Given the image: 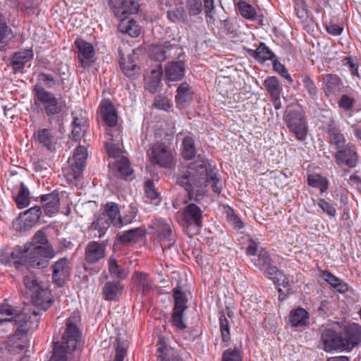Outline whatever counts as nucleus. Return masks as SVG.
<instances>
[{"label": "nucleus", "mask_w": 361, "mask_h": 361, "mask_svg": "<svg viewBox=\"0 0 361 361\" xmlns=\"http://www.w3.org/2000/svg\"><path fill=\"white\" fill-rule=\"evenodd\" d=\"M80 323L81 317L78 312H73L66 319V328L61 341L54 343L52 355L49 361H68V355L75 350L81 342Z\"/></svg>", "instance_id": "obj_1"}, {"label": "nucleus", "mask_w": 361, "mask_h": 361, "mask_svg": "<svg viewBox=\"0 0 361 361\" xmlns=\"http://www.w3.org/2000/svg\"><path fill=\"white\" fill-rule=\"evenodd\" d=\"M33 92L35 104L49 118L63 111L65 102H60L53 92L47 90L41 85H35Z\"/></svg>", "instance_id": "obj_2"}, {"label": "nucleus", "mask_w": 361, "mask_h": 361, "mask_svg": "<svg viewBox=\"0 0 361 361\" xmlns=\"http://www.w3.org/2000/svg\"><path fill=\"white\" fill-rule=\"evenodd\" d=\"M283 119L289 131L300 141H304L307 137V128L305 114L301 107L298 105L287 106Z\"/></svg>", "instance_id": "obj_3"}, {"label": "nucleus", "mask_w": 361, "mask_h": 361, "mask_svg": "<svg viewBox=\"0 0 361 361\" xmlns=\"http://www.w3.org/2000/svg\"><path fill=\"white\" fill-rule=\"evenodd\" d=\"M172 293L174 305L171 322L172 326L177 329H185L187 325L183 321V317L184 312L188 309V298L186 294L183 291L182 287L178 284L172 290Z\"/></svg>", "instance_id": "obj_4"}, {"label": "nucleus", "mask_w": 361, "mask_h": 361, "mask_svg": "<svg viewBox=\"0 0 361 361\" xmlns=\"http://www.w3.org/2000/svg\"><path fill=\"white\" fill-rule=\"evenodd\" d=\"M27 250V262L37 268H44L49 264V259L55 256V252L51 245H37L31 247L25 246Z\"/></svg>", "instance_id": "obj_5"}, {"label": "nucleus", "mask_w": 361, "mask_h": 361, "mask_svg": "<svg viewBox=\"0 0 361 361\" xmlns=\"http://www.w3.org/2000/svg\"><path fill=\"white\" fill-rule=\"evenodd\" d=\"M152 164L172 169L175 166L174 155L171 149L163 143L154 144L147 151Z\"/></svg>", "instance_id": "obj_6"}, {"label": "nucleus", "mask_w": 361, "mask_h": 361, "mask_svg": "<svg viewBox=\"0 0 361 361\" xmlns=\"http://www.w3.org/2000/svg\"><path fill=\"white\" fill-rule=\"evenodd\" d=\"M207 174V166L201 165L197 170L188 171L186 174H183L177 178L176 183L180 186L185 188L188 193L190 200H192L194 195L195 187H202V183L205 180Z\"/></svg>", "instance_id": "obj_7"}, {"label": "nucleus", "mask_w": 361, "mask_h": 361, "mask_svg": "<svg viewBox=\"0 0 361 361\" xmlns=\"http://www.w3.org/2000/svg\"><path fill=\"white\" fill-rule=\"evenodd\" d=\"M39 314L35 310L29 313L24 312L16 313L13 319L16 326L14 336H25L29 332L35 331L39 326Z\"/></svg>", "instance_id": "obj_8"}, {"label": "nucleus", "mask_w": 361, "mask_h": 361, "mask_svg": "<svg viewBox=\"0 0 361 361\" xmlns=\"http://www.w3.org/2000/svg\"><path fill=\"white\" fill-rule=\"evenodd\" d=\"M152 235L157 238L160 243H166V247H171L175 242L171 225L162 219H155L149 226Z\"/></svg>", "instance_id": "obj_9"}, {"label": "nucleus", "mask_w": 361, "mask_h": 361, "mask_svg": "<svg viewBox=\"0 0 361 361\" xmlns=\"http://www.w3.org/2000/svg\"><path fill=\"white\" fill-rule=\"evenodd\" d=\"M341 333L345 351L350 352L361 343V325L357 323L344 324Z\"/></svg>", "instance_id": "obj_10"}, {"label": "nucleus", "mask_w": 361, "mask_h": 361, "mask_svg": "<svg viewBox=\"0 0 361 361\" xmlns=\"http://www.w3.org/2000/svg\"><path fill=\"white\" fill-rule=\"evenodd\" d=\"M333 157L338 166L350 169L356 167L359 160L357 148L350 142H348L345 147L336 151Z\"/></svg>", "instance_id": "obj_11"}, {"label": "nucleus", "mask_w": 361, "mask_h": 361, "mask_svg": "<svg viewBox=\"0 0 361 361\" xmlns=\"http://www.w3.org/2000/svg\"><path fill=\"white\" fill-rule=\"evenodd\" d=\"M0 263L6 266L25 264L27 263V250L20 246L1 250Z\"/></svg>", "instance_id": "obj_12"}, {"label": "nucleus", "mask_w": 361, "mask_h": 361, "mask_svg": "<svg viewBox=\"0 0 361 361\" xmlns=\"http://www.w3.org/2000/svg\"><path fill=\"white\" fill-rule=\"evenodd\" d=\"M109 4L115 16L120 20L136 13L140 8L137 0H110Z\"/></svg>", "instance_id": "obj_13"}, {"label": "nucleus", "mask_w": 361, "mask_h": 361, "mask_svg": "<svg viewBox=\"0 0 361 361\" xmlns=\"http://www.w3.org/2000/svg\"><path fill=\"white\" fill-rule=\"evenodd\" d=\"M321 341L326 352L332 350L345 351L341 333L330 328H325L321 333Z\"/></svg>", "instance_id": "obj_14"}, {"label": "nucleus", "mask_w": 361, "mask_h": 361, "mask_svg": "<svg viewBox=\"0 0 361 361\" xmlns=\"http://www.w3.org/2000/svg\"><path fill=\"white\" fill-rule=\"evenodd\" d=\"M78 49V58L83 68H89L94 63L95 51L93 46L82 39H77L74 42Z\"/></svg>", "instance_id": "obj_15"}, {"label": "nucleus", "mask_w": 361, "mask_h": 361, "mask_svg": "<svg viewBox=\"0 0 361 361\" xmlns=\"http://www.w3.org/2000/svg\"><path fill=\"white\" fill-rule=\"evenodd\" d=\"M106 243L90 241L85 249V260L87 264H94L105 257Z\"/></svg>", "instance_id": "obj_16"}, {"label": "nucleus", "mask_w": 361, "mask_h": 361, "mask_svg": "<svg viewBox=\"0 0 361 361\" xmlns=\"http://www.w3.org/2000/svg\"><path fill=\"white\" fill-rule=\"evenodd\" d=\"M42 212L40 206H35L20 214L16 222L20 230L27 231L35 226L39 221Z\"/></svg>", "instance_id": "obj_17"}, {"label": "nucleus", "mask_w": 361, "mask_h": 361, "mask_svg": "<svg viewBox=\"0 0 361 361\" xmlns=\"http://www.w3.org/2000/svg\"><path fill=\"white\" fill-rule=\"evenodd\" d=\"M326 134L328 143L335 150L337 151L347 145V139L334 120H331L329 123Z\"/></svg>", "instance_id": "obj_18"}, {"label": "nucleus", "mask_w": 361, "mask_h": 361, "mask_svg": "<svg viewBox=\"0 0 361 361\" xmlns=\"http://www.w3.org/2000/svg\"><path fill=\"white\" fill-rule=\"evenodd\" d=\"M183 220L188 226H202L203 211L195 203H190L183 210Z\"/></svg>", "instance_id": "obj_19"}, {"label": "nucleus", "mask_w": 361, "mask_h": 361, "mask_svg": "<svg viewBox=\"0 0 361 361\" xmlns=\"http://www.w3.org/2000/svg\"><path fill=\"white\" fill-rule=\"evenodd\" d=\"M97 112L107 126L114 127L117 125V111L109 99L101 101Z\"/></svg>", "instance_id": "obj_20"}, {"label": "nucleus", "mask_w": 361, "mask_h": 361, "mask_svg": "<svg viewBox=\"0 0 361 361\" xmlns=\"http://www.w3.org/2000/svg\"><path fill=\"white\" fill-rule=\"evenodd\" d=\"M34 56L32 49H25L15 52L11 58V65L14 73L25 72V64L30 61Z\"/></svg>", "instance_id": "obj_21"}, {"label": "nucleus", "mask_w": 361, "mask_h": 361, "mask_svg": "<svg viewBox=\"0 0 361 361\" xmlns=\"http://www.w3.org/2000/svg\"><path fill=\"white\" fill-rule=\"evenodd\" d=\"M343 87L342 80L336 74H326L322 78V90L326 97L338 94Z\"/></svg>", "instance_id": "obj_22"}, {"label": "nucleus", "mask_w": 361, "mask_h": 361, "mask_svg": "<svg viewBox=\"0 0 361 361\" xmlns=\"http://www.w3.org/2000/svg\"><path fill=\"white\" fill-rule=\"evenodd\" d=\"M40 202L45 215L52 216L59 210V193L54 190L51 193L43 195L40 197Z\"/></svg>", "instance_id": "obj_23"}, {"label": "nucleus", "mask_w": 361, "mask_h": 361, "mask_svg": "<svg viewBox=\"0 0 361 361\" xmlns=\"http://www.w3.org/2000/svg\"><path fill=\"white\" fill-rule=\"evenodd\" d=\"M176 47V44H172L169 42H165L159 44H152L149 49V54L153 60L162 62L171 56V51Z\"/></svg>", "instance_id": "obj_24"}, {"label": "nucleus", "mask_w": 361, "mask_h": 361, "mask_svg": "<svg viewBox=\"0 0 361 361\" xmlns=\"http://www.w3.org/2000/svg\"><path fill=\"white\" fill-rule=\"evenodd\" d=\"M245 50L259 63H264L268 60L271 61L273 63L277 59L274 53L264 42H260L256 49L245 48Z\"/></svg>", "instance_id": "obj_25"}, {"label": "nucleus", "mask_w": 361, "mask_h": 361, "mask_svg": "<svg viewBox=\"0 0 361 361\" xmlns=\"http://www.w3.org/2000/svg\"><path fill=\"white\" fill-rule=\"evenodd\" d=\"M109 225L105 214H101L87 228L90 237L102 238L105 235Z\"/></svg>", "instance_id": "obj_26"}, {"label": "nucleus", "mask_w": 361, "mask_h": 361, "mask_svg": "<svg viewBox=\"0 0 361 361\" xmlns=\"http://www.w3.org/2000/svg\"><path fill=\"white\" fill-rule=\"evenodd\" d=\"M104 212L103 214H105L106 218L109 224L118 228L123 225L118 204L113 202H108L104 205Z\"/></svg>", "instance_id": "obj_27"}, {"label": "nucleus", "mask_w": 361, "mask_h": 361, "mask_svg": "<svg viewBox=\"0 0 361 361\" xmlns=\"http://www.w3.org/2000/svg\"><path fill=\"white\" fill-rule=\"evenodd\" d=\"M132 279L136 290L142 295H147L152 290V282L149 274L142 271H135Z\"/></svg>", "instance_id": "obj_28"}, {"label": "nucleus", "mask_w": 361, "mask_h": 361, "mask_svg": "<svg viewBox=\"0 0 361 361\" xmlns=\"http://www.w3.org/2000/svg\"><path fill=\"white\" fill-rule=\"evenodd\" d=\"M30 298L33 304L44 311L47 310L54 302L51 298L50 291L43 287L31 295Z\"/></svg>", "instance_id": "obj_29"}, {"label": "nucleus", "mask_w": 361, "mask_h": 361, "mask_svg": "<svg viewBox=\"0 0 361 361\" xmlns=\"http://www.w3.org/2000/svg\"><path fill=\"white\" fill-rule=\"evenodd\" d=\"M185 70V63L183 61H171L166 65V76L169 80H179L184 76Z\"/></svg>", "instance_id": "obj_30"}, {"label": "nucleus", "mask_w": 361, "mask_h": 361, "mask_svg": "<svg viewBox=\"0 0 361 361\" xmlns=\"http://www.w3.org/2000/svg\"><path fill=\"white\" fill-rule=\"evenodd\" d=\"M123 286L120 281H107L102 288L103 298L108 301H116L121 295Z\"/></svg>", "instance_id": "obj_31"}, {"label": "nucleus", "mask_w": 361, "mask_h": 361, "mask_svg": "<svg viewBox=\"0 0 361 361\" xmlns=\"http://www.w3.org/2000/svg\"><path fill=\"white\" fill-rule=\"evenodd\" d=\"M142 237V231L140 228L130 229L118 233L115 239V243H121L123 245L136 243L140 240Z\"/></svg>", "instance_id": "obj_32"}, {"label": "nucleus", "mask_w": 361, "mask_h": 361, "mask_svg": "<svg viewBox=\"0 0 361 361\" xmlns=\"http://www.w3.org/2000/svg\"><path fill=\"white\" fill-rule=\"evenodd\" d=\"M114 175L122 179H128L133 173V169L128 159L121 157L114 164Z\"/></svg>", "instance_id": "obj_33"}, {"label": "nucleus", "mask_w": 361, "mask_h": 361, "mask_svg": "<svg viewBox=\"0 0 361 361\" xmlns=\"http://www.w3.org/2000/svg\"><path fill=\"white\" fill-rule=\"evenodd\" d=\"M157 357L159 361H182V358L165 343L164 338H160L157 344Z\"/></svg>", "instance_id": "obj_34"}, {"label": "nucleus", "mask_w": 361, "mask_h": 361, "mask_svg": "<svg viewBox=\"0 0 361 361\" xmlns=\"http://www.w3.org/2000/svg\"><path fill=\"white\" fill-rule=\"evenodd\" d=\"M321 276L332 288L340 293H345L348 290L349 286L347 283L338 277L334 276L329 271H322Z\"/></svg>", "instance_id": "obj_35"}, {"label": "nucleus", "mask_w": 361, "mask_h": 361, "mask_svg": "<svg viewBox=\"0 0 361 361\" xmlns=\"http://www.w3.org/2000/svg\"><path fill=\"white\" fill-rule=\"evenodd\" d=\"M192 100V92L187 82L182 83L177 89L176 102L180 108L188 106Z\"/></svg>", "instance_id": "obj_36"}, {"label": "nucleus", "mask_w": 361, "mask_h": 361, "mask_svg": "<svg viewBox=\"0 0 361 361\" xmlns=\"http://www.w3.org/2000/svg\"><path fill=\"white\" fill-rule=\"evenodd\" d=\"M264 86L271 99H278L283 91V87L276 76H269L264 80Z\"/></svg>", "instance_id": "obj_37"}, {"label": "nucleus", "mask_w": 361, "mask_h": 361, "mask_svg": "<svg viewBox=\"0 0 361 361\" xmlns=\"http://www.w3.org/2000/svg\"><path fill=\"white\" fill-rule=\"evenodd\" d=\"M162 75V66L161 64H159L157 68L152 70L147 79H146L145 89L151 93H155L160 85Z\"/></svg>", "instance_id": "obj_38"}, {"label": "nucleus", "mask_w": 361, "mask_h": 361, "mask_svg": "<svg viewBox=\"0 0 361 361\" xmlns=\"http://www.w3.org/2000/svg\"><path fill=\"white\" fill-rule=\"evenodd\" d=\"M309 313L302 307H298L290 312L289 322L294 327H302L308 324Z\"/></svg>", "instance_id": "obj_39"}, {"label": "nucleus", "mask_w": 361, "mask_h": 361, "mask_svg": "<svg viewBox=\"0 0 361 361\" xmlns=\"http://www.w3.org/2000/svg\"><path fill=\"white\" fill-rule=\"evenodd\" d=\"M118 29L121 32L127 34L132 37H137L140 34V27L133 19H121Z\"/></svg>", "instance_id": "obj_40"}, {"label": "nucleus", "mask_w": 361, "mask_h": 361, "mask_svg": "<svg viewBox=\"0 0 361 361\" xmlns=\"http://www.w3.org/2000/svg\"><path fill=\"white\" fill-rule=\"evenodd\" d=\"M68 260L66 258H61L54 266L52 278L57 283H61L63 278L68 272Z\"/></svg>", "instance_id": "obj_41"}, {"label": "nucleus", "mask_w": 361, "mask_h": 361, "mask_svg": "<svg viewBox=\"0 0 361 361\" xmlns=\"http://www.w3.org/2000/svg\"><path fill=\"white\" fill-rule=\"evenodd\" d=\"M71 126L73 139L78 142L81 140L87 129V121L84 118L74 117Z\"/></svg>", "instance_id": "obj_42"}, {"label": "nucleus", "mask_w": 361, "mask_h": 361, "mask_svg": "<svg viewBox=\"0 0 361 361\" xmlns=\"http://www.w3.org/2000/svg\"><path fill=\"white\" fill-rule=\"evenodd\" d=\"M205 182L202 183V187H207L211 185L212 190L216 194H219L222 190L221 181L218 177L217 173L214 169L208 170L207 169V174L205 175Z\"/></svg>", "instance_id": "obj_43"}, {"label": "nucleus", "mask_w": 361, "mask_h": 361, "mask_svg": "<svg viewBox=\"0 0 361 361\" xmlns=\"http://www.w3.org/2000/svg\"><path fill=\"white\" fill-rule=\"evenodd\" d=\"M307 181L310 186L319 189L321 193L326 192L329 187L328 179L320 174L313 173L308 175Z\"/></svg>", "instance_id": "obj_44"}, {"label": "nucleus", "mask_w": 361, "mask_h": 361, "mask_svg": "<svg viewBox=\"0 0 361 361\" xmlns=\"http://www.w3.org/2000/svg\"><path fill=\"white\" fill-rule=\"evenodd\" d=\"M196 147L193 138L185 136L182 142V156L185 160H192L196 156Z\"/></svg>", "instance_id": "obj_45"}, {"label": "nucleus", "mask_w": 361, "mask_h": 361, "mask_svg": "<svg viewBox=\"0 0 361 361\" xmlns=\"http://www.w3.org/2000/svg\"><path fill=\"white\" fill-rule=\"evenodd\" d=\"M14 200L18 209H23L30 204V191L23 183H20L18 194Z\"/></svg>", "instance_id": "obj_46"}, {"label": "nucleus", "mask_w": 361, "mask_h": 361, "mask_svg": "<svg viewBox=\"0 0 361 361\" xmlns=\"http://www.w3.org/2000/svg\"><path fill=\"white\" fill-rule=\"evenodd\" d=\"M36 140L51 150L54 142V135L49 129H39L35 133Z\"/></svg>", "instance_id": "obj_47"}, {"label": "nucleus", "mask_w": 361, "mask_h": 361, "mask_svg": "<svg viewBox=\"0 0 361 361\" xmlns=\"http://www.w3.org/2000/svg\"><path fill=\"white\" fill-rule=\"evenodd\" d=\"M301 80L309 97L314 100L317 99L318 98L319 90L314 80L307 74L302 75Z\"/></svg>", "instance_id": "obj_48"}, {"label": "nucleus", "mask_w": 361, "mask_h": 361, "mask_svg": "<svg viewBox=\"0 0 361 361\" xmlns=\"http://www.w3.org/2000/svg\"><path fill=\"white\" fill-rule=\"evenodd\" d=\"M23 283L25 287V294L29 297L37 292L42 288V286L33 275L25 276Z\"/></svg>", "instance_id": "obj_49"}, {"label": "nucleus", "mask_w": 361, "mask_h": 361, "mask_svg": "<svg viewBox=\"0 0 361 361\" xmlns=\"http://www.w3.org/2000/svg\"><path fill=\"white\" fill-rule=\"evenodd\" d=\"M13 37L12 30L5 20L0 18V49L4 47Z\"/></svg>", "instance_id": "obj_50"}, {"label": "nucleus", "mask_w": 361, "mask_h": 361, "mask_svg": "<svg viewBox=\"0 0 361 361\" xmlns=\"http://www.w3.org/2000/svg\"><path fill=\"white\" fill-rule=\"evenodd\" d=\"M239 13L242 17L247 20H254L256 17L255 8L245 1H240L237 4Z\"/></svg>", "instance_id": "obj_51"}, {"label": "nucleus", "mask_w": 361, "mask_h": 361, "mask_svg": "<svg viewBox=\"0 0 361 361\" xmlns=\"http://www.w3.org/2000/svg\"><path fill=\"white\" fill-rule=\"evenodd\" d=\"M16 310L8 304L0 305V325L4 322H13Z\"/></svg>", "instance_id": "obj_52"}, {"label": "nucleus", "mask_w": 361, "mask_h": 361, "mask_svg": "<svg viewBox=\"0 0 361 361\" xmlns=\"http://www.w3.org/2000/svg\"><path fill=\"white\" fill-rule=\"evenodd\" d=\"M219 327L223 342H228L231 339L230 323L224 312L219 313Z\"/></svg>", "instance_id": "obj_53"}, {"label": "nucleus", "mask_w": 361, "mask_h": 361, "mask_svg": "<svg viewBox=\"0 0 361 361\" xmlns=\"http://www.w3.org/2000/svg\"><path fill=\"white\" fill-rule=\"evenodd\" d=\"M109 271L112 278L122 279L126 278L124 269L118 264L116 260L110 257L108 262Z\"/></svg>", "instance_id": "obj_54"}, {"label": "nucleus", "mask_w": 361, "mask_h": 361, "mask_svg": "<svg viewBox=\"0 0 361 361\" xmlns=\"http://www.w3.org/2000/svg\"><path fill=\"white\" fill-rule=\"evenodd\" d=\"M271 263H272L271 257L266 249L262 248L259 251L257 257L254 259L255 265L260 270L263 268H266Z\"/></svg>", "instance_id": "obj_55"}, {"label": "nucleus", "mask_w": 361, "mask_h": 361, "mask_svg": "<svg viewBox=\"0 0 361 361\" xmlns=\"http://www.w3.org/2000/svg\"><path fill=\"white\" fill-rule=\"evenodd\" d=\"M108 134L111 137L109 139V142H106L105 143L106 152L109 154V157H112L114 158L119 157L122 152L118 146V143H115V142H118L120 140H114L113 138L114 135L111 133H108Z\"/></svg>", "instance_id": "obj_56"}, {"label": "nucleus", "mask_w": 361, "mask_h": 361, "mask_svg": "<svg viewBox=\"0 0 361 361\" xmlns=\"http://www.w3.org/2000/svg\"><path fill=\"white\" fill-rule=\"evenodd\" d=\"M342 64L348 67L351 75L361 80V75L358 72L359 64L355 59H353L350 56H345L342 59Z\"/></svg>", "instance_id": "obj_57"}, {"label": "nucleus", "mask_w": 361, "mask_h": 361, "mask_svg": "<svg viewBox=\"0 0 361 361\" xmlns=\"http://www.w3.org/2000/svg\"><path fill=\"white\" fill-rule=\"evenodd\" d=\"M233 84L228 79L219 80L216 85V90L224 97H229L233 90Z\"/></svg>", "instance_id": "obj_58"}, {"label": "nucleus", "mask_w": 361, "mask_h": 361, "mask_svg": "<svg viewBox=\"0 0 361 361\" xmlns=\"http://www.w3.org/2000/svg\"><path fill=\"white\" fill-rule=\"evenodd\" d=\"M120 66L123 73L126 76L132 77L134 75L137 66L134 63V61L131 57H128L127 60L124 59L120 61Z\"/></svg>", "instance_id": "obj_59"}, {"label": "nucleus", "mask_w": 361, "mask_h": 361, "mask_svg": "<svg viewBox=\"0 0 361 361\" xmlns=\"http://www.w3.org/2000/svg\"><path fill=\"white\" fill-rule=\"evenodd\" d=\"M355 104V97L346 94L341 95L338 102L339 107L346 111H351L353 109Z\"/></svg>", "instance_id": "obj_60"}, {"label": "nucleus", "mask_w": 361, "mask_h": 361, "mask_svg": "<svg viewBox=\"0 0 361 361\" xmlns=\"http://www.w3.org/2000/svg\"><path fill=\"white\" fill-rule=\"evenodd\" d=\"M273 70L280 74L283 78H285L289 84L293 82V80L290 75L288 73L287 68L283 64H282L278 59L275 60L272 63Z\"/></svg>", "instance_id": "obj_61"}, {"label": "nucleus", "mask_w": 361, "mask_h": 361, "mask_svg": "<svg viewBox=\"0 0 361 361\" xmlns=\"http://www.w3.org/2000/svg\"><path fill=\"white\" fill-rule=\"evenodd\" d=\"M222 361H243L240 350L235 348L224 350L222 355Z\"/></svg>", "instance_id": "obj_62"}, {"label": "nucleus", "mask_w": 361, "mask_h": 361, "mask_svg": "<svg viewBox=\"0 0 361 361\" xmlns=\"http://www.w3.org/2000/svg\"><path fill=\"white\" fill-rule=\"evenodd\" d=\"M186 8L190 16L200 14L202 11V3L201 0H187Z\"/></svg>", "instance_id": "obj_63"}, {"label": "nucleus", "mask_w": 361, "mask_h": 361, "mask_svg": "<svg viewBox=\"0 0 361 361\" xmlns=\"http://www.w3.org/2000/svg\"><path fill=\"white\" fill-rule=\"evenodd\" d=\"M15 337L14 336L12 338L10 337L6 345L8 353L13 355L19 353L24 348V345L20 341L14 340Z\"/></svg>", "instance_id": "obj_64"}]
</instances>
